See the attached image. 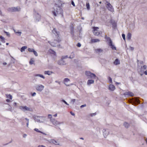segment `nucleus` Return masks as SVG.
Returning <instances> with one entry per match:
<instances>
[{
  "label": "nucleus",
  "instance_id": "1a4fd4ad",
  "mask_svg": "<svg viewBox=\"0 0 147 147\" xmlns=\"http://www.w3.org/2000/svg\"><path fill=\"white\" fill-rule=\"evenodd\" d=\"M62 2L61 0H57L55 3V6L56 7H61L62 6Z\"/></svg>",
  "mask_w": 147,
  "mask_h": 147
},
{
  "label": "nucleus",
  "instance_id": "f8f14e48",
  "mask_svg": "<svg viewBox=\"0 0 147 147\" xmlns=\"http://www.w3.org/2000/svg\"><path fill=\"white\" fill-rule=\"evenodd\" d=\"M9 11L11 12L18 11H20V9H18L17 7H12L9 8Z\"/></svg>",
  "mask_w": 147,
  "mask_h": 147
},
{
  "label": "nucleus",
  "instance_id": "c9c22d12",
  "mask_svg": "<svg viewBox=\"0 0 147 147\" xmlns=\"http://www.w3.org/2000/svg\"><path fill=\"white\" fill-rule=\"evenodd\" d=\"M96 51L98 52H101L102 51V50L101 49H96Z\"/></svg>",
  "mask_w": 147,
  "mask_h": 147
},
{
  "label": "nucleus",
  "instance_id": "37998d69",
  "mask_svg": "<svg viewBox=\"0 0 147 147\" xmlns=\"http://www.w3.org/2000/svg\"><path fill=\"white\" fill-rule=\"evenodd\" d=\"M96 115V113H94L91 114L90 115L91 117H92L94 115Z\"/></svg>",
  "mask_w": 147,
  "mask_h": 147
},
{
  "label": "nucleus",
  "instance_id": "6e6d98bb",
  "mask_svg": "<svg viewBox=\"0 0 147 147\" xmlns=\"http://www.w3.org/2000/svg\"><path fill=\"white\" fill-rule=\"evenodd\" d=\"M144 73L145 75H147V70L144 72Z\"/></svg>",
  "mask_w": 147,
  "mask_h": 147
},
{
  "label": "nucleus",
  "instance_id": "a18cd8bd",
  "mask_svg": "<svg viewBox=\"0 0 147 147\" xmlns=\"http://www.w3.org/2000/svg\"><path fill=\"white\" fill-rule=\"evenodd\" d=\"M129 49H130L131 51H132L134 49V48L130 47H129Z\"/></svg>",
  "mask_w": 147,
  "mask_h": 147
},
{
  "label": "nucleus",
  "instance_id": "e2e57ef3",
  "mask_svg": "<svg viewBox=\"0 0 147 147\" xmlns=\"http://www.w3.org/2000/svg\"><path fill=\"white\" fill-rule=\"evenodd\" d=\"M28 124H29V122H27V123H26V125H27V127H28Z\"/></svg>",
  "mask_w": 147,
  "mask_h": 147
},
{
  "label": "nucleus",
  "instance_id": "412c9836",
  "mask_svg": "<svg viewBox=\"0 0 147 147\" xmlns=\"http://www.w3.org/2000/svg\"><path fill=\"white\" fill-rule=\"evenodd\" d=\"M120 63V61L118 59H116L114 62V64L116 65L119 64Z\"/></svg>",
  "mask_w": 147,
  "mask_h": 147
},
{
  "label": "nucleus",
  "instance_id": "0e129e2a",
  "mask_svg": "<svg viewBox=\"0 0 147 147\" xmlns=\"http://www.w3.org/2000/svg\"><path fill=\"white\" fill-rule=\"evenodd\" d=\"M57 114H56L55 115H54V116L55 117H56L57 116Z\"/></svg>",
  "mask_w": 147,
  "mask_h": 147
},
{
  "label": "nucleus",
  "instance_id": "4468645a",
  "mask_svg": "<svg viewBox=\"0 0 147 147\" xmlns=\"http://www.w3.org/2000/svg\"><path fill=\"white\" fill-rule=\"evenodd\" d=\"M52 32L57 38L59 37V32L57 31L55 28L53 29V30H52Z\"/></svg>",
  "mask_w": 147,
  "mask_h": 147
},
{
  "label": "nucleus",
  "instance_id": "bb28decb",
  "mask_svg": "<svg viewBox=\"0 0 147 147\" xmlns=\"http://www.w3.org/2000/svg\"><path fill=\"white\" fill-rule=\"evenodd\" d=\"M34 131H36L37 132H39V133H41L42 134H45V135H46V134L45 133H44L43 132L40 131L38 129H37V128H35L34 129Z\"/></svg>",
  "mask_w": 147,
  "mask_h": 147
},
{
  "label": "nucleus",
  "instance_id": "8fccbe9b",
  "mask_svg": "<svg viewBox=\"0 0 147 147\" xmlns=\"http://www.w3.org/2000/svg\"><path fill=\"white\" fill-rule=\"evenodd\" d=\"M76 46H81V44L80 42H78L76 45Z\"/></svg>",
  "mask_w": 147,
  "mask_h": 147
},
{
  "label": "nucleus",
  "instance_id": "423d86ee",
  "mask_svg": "<svg viewBox=\"0 0 147 147\" xmlns=\"http://www.w3.org/2000/svg\"><path fill=\"white\" fill-rule=\"evenodd\" d=\"M106 3H107V7L108 9L111 11H113L114 9L111 4L108 1H106Z\"/></svg>",
  "mask_w": 147,
  "mask_h": 147
},
{
  "label": "nucleus",
  "instance_id": "6e6552de",
  "mask_svg": "<svg viewBox=\"0 0 147 147\" xmlns=\"http://www.w3.org/2000/svg\"><path fill=\"white\" fill-rule=\"evenodd\" d=\"M44 86L42 85H38L36 87V89L39 91H41L44 88Z\"/></svg>",
  "mask_w": 147,
  "mask_h": 147
},
{
  "label": "nucleus",
  "instance_id": "39448f33",
  "mask_svg": "<svg viewBox=\"0 0 147 147\" xmlns=\"http://www.w3.org/2000/svg\"><path fill=\"white\" fill-rule=\"evenodd\" d=\"M85 74L86 75L90 78L94 79L96 77V75L92 73L89 71H86L85 72Z\"/></svg>",
  "mask_w": 147,
  "mask_h": 147
},
{
  "label": "nucleus",
  "instance_id": "5701e85b",
  "mask_svg": "<svg viewBox=\"0 0 147 147\" xmlns=\"http://www.w3.org/2000/svg\"><path fill=\"white\" fill-rule=\"evenodd\" d=\"M131 34L129 32L128 33L127 35V38L128 40H130L131 38Z\"/></svg>",
  "mask_w": 147,
  "mask_h": 147
},
{
  "label": "nucleus",
  "instance_id": "9d476101",
  "mask_svg": "<svg viewBox=\"0 0 147 147\" xmlns=\"http://www.w3.org/2000/svg\"><path fill=\"white\" fill-rule=\"evenodd\" d=\"M64 58L62 57L61 59L59 60L58 62V63L61 65H65L66 64V62L63 60Z\"/></svg>",
  "mask_w": 147,
  "mask_h": 147
},
{
  "label": "nucleus",
  "instance_id": "774afa93",
  "mask_svg": "<svg viewBox=\"0 0 147 147\" xmlns=\"http://www.w3.org/2000/svg\"><path fill=\"white\" fill-rule=\"evenodd\" d=\"M17 33H20V34H21V32H17Z\"/></svg>",
  "mask_w": 147,
  "mask_h": 147
},
{
  "label": "nucleus",
  "instance_id": "b1692460",
  "mask_svg": "<svg viewBox=\"0 0 147 147\" xmlns=\"http://www.w3.org/2000/svg\"><path fill=\"white\" fill-rule=\"evenodd\" d=\"M53 72L49 71H45L44 72V74H47L49 75H51Z\"/></svg>",
  "mask_w": 147,
  "mask_h": 147
},
{
  "label": "nucleus",
  "instance_id": "2f4dec72",
  "mask_svg": "<svg viewBox=\"0 0 147 147\" xmlns=\"http://www.w3.org/2000/svg\"><path fill=\"white\" fill-rule=\"evenodd\" d=\"M74 55L73 53H72L71 54V55L69 56V58H73L74 57Z\"/></svg>",
  "mask_w": 147,
  "mask_h": 147
},
{
  "label": "nucleus",
  "instance_id": "4c0bfd02",
  "mask_svg": "<svg viewBox=\"0 0 147 147\" xmlns=\"http://www.w3.org/2000/svg\"><path fill=\"white\" fill-rule=\"evenodd\" d=\"M122 37L123 38V39L124 40H125V34H122Z\"/></svg>",
  "mask_w": 147,
  "mask_h": 147
},
{
  "label": "nucleus",
  "instance_id": "473e14b6",
  "mask_svg": "<svg viewBox=\"0 0 147 147\" xmlns=\"http://www.w3.org/2000/svg\"><path fill=\"white\" fill-rule=\"evenodd\" d=\"M86 6L87 8L88 9H90V5L89 3H87L86 4Z\"/></svg>",
  "mask_w": 147,
  "mask_h": 147
},
{
  "label": "nucleus",
  "instance_id": "69168bd1",
  "mask_svg": "<svg viewBox=\"0 0 147 147\" xmlns=\"http://www.w3.org/2000/svg\"><path fill=\"white\" fill-rule=\"evenodd\" d=\"M3 64L4 65H6L7 64L6 63L4 62L3 63Z\"/></svg>",
  "mask_w": 147,
  "mask_h": 147
},
{
  "label": "nucleus",
  "instance_id": "ddd939ff",
  "mask_svg": "<svg viewBox=\"0 0 147 147\" xmlns=\"http://www.w3.org/2000/svg\"><path fill=\"white\" fill-rule=\"evenodd\" d=\"M109 132L108 129H104L103 130V135L104 137L106 138L109 134Z\"/></svg>",
  "mask_w": 147,
  "mask_h": 147
},
{
  "label": "nucleus",
  "instance_id": "3c124183",
  "mask_svg": "<svg viewBox=\"0 0 147 147\" xmlns=\"http://www.w3.org/2000/svg\"><path fill=\"white\" fill-rule=\"evenodd\" d=\"M111 48L113 49L116 50V48L115 47H111Z\"/></svg>",
  "mask_w": 147,
  "mask_h": 147
},
{
  "label": "nucleus",
  "instance_id": "dca6fc26",
  "mask_svg": "<svg viewBox=\"0 0 147 147\" xmlns=\"http://www.w3.org/2000/svg\"><path fill=\"white\" fill-rule=\"evenodd\" d=\"M50 143H52L54 144H55V145H60L59 143V142H58V141H56L55 140H50Z\"/></svg>",
  "mask_w": 147,
  "mask_h": 147
},
{
  "label": "nucleus",
  "instance_id": "603ef678",
  "mask_svg": "<svg viewBox=\"0 0 147 147\" xmlns=\"http://www.w3.org/2000/svg\"><path fill=\"white\" fill-rule=\"evenodd\" d=\"M71 101L74 103L76 101V99H72L71 100Z\"/></svg>",
  "mask_w": 147,
  "mask_h": 147
},
{
  "label": "nucleus",
  "instance_id": "6ab92c4d",
  "mask_svg": "<svg viewBox=\"0 0 147 147\" xmlns=\"http://www.w3.org/2000/svg\"><path fill=\"white\" fill-rule=\"evenodd\" d=\"M49 52L50 53L53 54L55 56L56 55V53L52 49H50L49 51Z\"/></svg>",
  "mask_w": 147,
  "mask_h": 147
},
{
  "label": "nucleus",
  "instance_id": "7c9ffc66",
  "mask_svg": "<svg viewBox=\"0 0 147 147\" xmlns=\"http://www.w3.org/2000/svg\"><path fill=\"white\" fill-rule=\"evenodd\" d=\"M27 47H22L21 49V51L22 52H23L24 50L27 48Z\"/></svg>",
  "mask_w": 147,
  "mask_h": 147
},
{
  "label": "nucleus",
  "instance_id": "c03bdc74",
  "mask_svg": "<svg viewBox=\"0 0 147 147\" xmlns=\"http://www.w3.org/2000/svg\"><path fill=\"white\" fill-rule=\"evenodd\" d=\"M62 101L66 105H69V104H67V103L64 100H62Z\"/></svg>",
  "mask_w": 147,
  "mask_h": 147
},
{
  "label": "nucleus",
  "instance_id": "f257e3e1",
  "mask_svg": "<svg viewBox=\"0 0 147 147\" xmlns=\"http://www.w3.org/2000/svg\"><path fill=\"white\" fill-rule=\"evenodd\" d=\"M93 32L94 35L98 36H102V31H98L97 29H99V28L97 27H93Z\"/></svg>",
  "mask_w": 147,
  "mask_h": 147
},
{
  "label": "nucleus",
  "instance_id": "79ce46f5",
  "mask_svg": "<svg viewBox=\"0 0 147 147\" xmlns=\"http://www.w3.org/2000/svg\"><path fill=\"white\" fill-rule=\"evenodd\" d=\"M0 38L1 39V40H3V39H5L4 37H3L2 36H0Z\"/></svg>",
  "mask_w": 147,
  "mask_h": 147
},
{
  "label": "nucleus",
  "instance_id": "e433bc0d",
  "mask_svg": "<svg viewBox=\"0 0 147 147\" xmlns=\"http://www.w3.org/2000/svg\"><path fill=\"white\" fill-rule=\"evenodd\" d=\"M28 51L30 52H32L34 51L33 49L28 48Z\"/></svg>",
  "mask_w": 147,
  "mask_h": 147
},
{
  "label": "nucleus",
  "instance_id": "72a5a7b5",
  "mask_svg": "<svg viewBox=\"0 0 147 147\" xmlns=\"http://www.w3.org/2000/svg\"><path fill=\"white\" fill-rule=\"evenodd\" d=\"M38 117H37V118H35V121L38 122H41V121L40 120V119H38Z\"/></svg>",
  "mask_w": 147,
  "mask_h": 147
},
{
  "label": "nucleus",
  "instance_id": "49530a36",
  "mask_svg": "<svg viewBox=\"0 0 147 147\" xmlns=\"http://www.w3.org/2000/svg\"><path fill=\"white\" fill-rule=\"evenodd\" d=\"M86 104H84V105H82L80 106V107H81V108H82L83 107H86Z\"/></svg>",
  "mask_w": 147,
  "mask_h": 147
},
{
  "label": "nucleus",
  "instance_id": "2eb2a0df",
  "mask_svg": "<svg viewBox=\"0 0 147 147\" xmlns=\"http://www.w3.org/2000/svg\"><path fill=\"white\" fill-rule=\"evenodd\" d=\"M110 22L112 25L113 28H115L117 27V24L115 21L111 20Z\"/></svg>",
  "mask_w": 147,
  "mask_h": 147
},
{
  "label": "nucleus",
  "instance_id": "13d9d810",
  "mask_svg": "<svg viewBox=\"0 0 147 147\" xmlns=\"http://www.w3.org/2000/svg\"><path fill=\"white\" fill-rule=\"evenodd\" d=\"M25 119L27 121V122H29V120L27 118H25Z\"/></svg>",
  "mask_w": 147,
  "mask_h": 147
},
{
  "label": "nucleus",
  "instance_id": "338daca9",
  "mask_svg": "<svg viewBox=\"0 0 147 147\" xmlns=\"http://www.w3.org/2000/svg\"><path fill=\"white\" fill-rule=\"evenodd\" d=\"M6 45H9V43H7H7H6Z\"/></svg>",
  "mask_w": 147,
  "mask_h": 147
},
{
  "label": "nucleus",
  "instance_id": "ea45409f",
  "mask_svg": "<svg viewBox=\"0 0 147 147\" xmlns=\"http://www.w3.org/2000/svg\"><path fill=\"white\" fill-rule=\"evenodd\" d=\"M33 52L34 53V55L36 56H38V54L35 51H33Z\"/></svg>",
  "mask_w": 147,
  "mask_h": 147
},
{
  "label": "nucleus",
  "instance_id": "09e8293b",
  "mask_svg": "<svg viewBox=\"0 0 147 147\" xmlns=\"http://www.w3.org/2000/svg\"><path fill=\"white\" fill-rule=\"evenodd\" d=\"M143 68L144 69H146L147 68V66L146 65H144L143 66Z\"/></svg>",
  "mask_w": 147,
  "mask_h": 147
},
{
  "label": "nucleus",
  "instance_id": "bf43d9fd",
  "mask_svg": "<svg viewBox=\"0 0 147 147\" xmlns=\"http://www.w3.org/2000/svg\"><path fill=\"white\" fill-rule=\"evenodd\" d=\"M40 146H41V147H46L45 146H44V145H42L41 146H40V145H39L38 147H39Z\"/></svg>",
  "mask_w": 147,
  "mask_h": 147
},
{
  "label": "nucleus",
  "instance_id": "c85d7f7f",
  "mask_svg": "<svg viewBox=\"0 0 147 147\" xmlns=\"http://www.w3.org/2000/svg\"><path fill=\"white\" fill-rule=\"evenodd\" d=\"M6 95L7 96V98H9L10 100H11L12 99V96L10 94H6Z\"/></svg>",
  "mask_w": 147,
  "mask_h": 147
},
{
  "label": "nucleus",
  "instance_id": "4be33fe9",
  "mask_svg": "<svg viewBox=\"0 0 147 147\" xmlns=\"http://www.w3.org/2000/svg\"><path fill=\"white\" fill-rule=\"evenodd\" d=\"M70 81V80L68 78H65L64 79V82H65L64 84H65L67 86H69V85L67 84L66 82H67Z\"/></svg>",
  "mask_w": 147,
  "mask_h": 147
},
{
  "label": "nucleus",
  "instance_id": "680f3d73",
  "mask_svg": "<svg viewBox=\"0 0 147 147\" xmlns=\"http://www.w3.org/2000/svg\"><path fill=\"white\" fill-rule=\"evenodd\" d=\"M6 101L7 102H10V100L9 99H7L6 100Z\"/></svg>",
  "mask_w": 147,
  "mask_h": 147
},
{
  "label": "nucleus",
  "instance_id": "aec40b11",
  "mask_svg": "<svg viewBox=\"0 0 147 147\" xmlns=\"http://www.w3.org/2000/svg\"><path fill=\"white\" fill-rule=\"evenodd\" d=\"M94 80H89L88 81L87 84L88 85H89L91 84L94 83Z\"/></svg>",
  "mask_w": 147,
  "mask_h": 147
},
{
  "label": "nucleus",
  "instance_id": "9b49d317",
  "mask_svg": "<svg viewBox=\"0 0 147 147\" xmlns=\"http://www.w3.org/2000/svg\"><path fill=\"white\" fill-rule=\"evenodd\" d=\"M20 109L23 110L24 111H25V110L29 111H30V108L27 107L26 106H21L20 107Z\"/></svg>",
  "mask_w": 147,
  "mask_h": 147
},
{
  "label": "nucleus",
  "instance_id": "7ed1b4c3",
  "mask_svg": "<svg viewBox=\"0 0 147 147\" xmlns=\"http://www.w3.org/2000/svg\"><path fill=\"white\" fill-rule=\"evenodd\" d=\"M34 15L35 21L39 22L40 19V16L38 13L35 11L34 9Z\"/></svg>",
  "mask_w": 147,
  "mask_h": 147
},
{
  "label": "nucleus",
  "instance_id": "c756f323",
  "mask_svg": "<svg viewBox=\"0 0 147 147\" xmlns=\"http://www.w3.org/2000/svg\"><path fill=\"white\" fill-rule=\"evenodd\" d=\"M34 62V61L33 60V59L31 58L30 59V61H29V63L31 65H32L33 64Z\"/></svg>",
  "mask_w": 147,
  "mask_h": 147
},
{
  "label": "nucleus",
  "instance_id": "4d7b16f0",
  "mask_svg": "<svg viewBox=\"0 0 147 147\" xmlns=\"http://www.w3.org/2000/svg\"><path fill=\"white\" fill-rule=\"evenodd\" d=\"M1 41L2 42H3V43H5V39H3V40H2Z\"/></svg>",
  "mask_w": 147,
  "mask_h": 147
},
{
  "label": "nucleus",
  "instance_id": "a878e982",
  "mask_svg": "<svg viewBox=\"0 0 147 147\" xmlns=\"http://www.w3.org/2000/svg\"><path fill=\"white\" fill-rule=\"evenodd\" d=\"M35 76H39L43 79H45V77L42 75L40 74H36L35 75Z\"/></svg>",
  "mask_w": 147,
  "mask_h": 147
},
{
  "label": "nucleus",
  "instance_id": "cd10ccee",
  "mask_svg": "<svg viewBox=\"0 0 147 147\" xmlns=\"http://www.w3.org/2000/svg\"><path fill=\"white\" fill-rule=\"evenodd\" d=\"M124 125L125 126V127L126 128H128L129 127V124L127 123L126 122H125L124 123Z\"/></svg>",
  "mask_w": 147,
  "mask_h": 147
},
{
  "label": "nucleus",
  "instance_id": "a211bd4d",
  "mask_svg": "<svg viewBox=\"0 0 147 147\" xmlns=\"http://www.w3.org/2000/svg\"><path fill=\"white\" fill-rule=\"evenodd\" d=\"M115 86L112 84H110L109 86V89L111 91H113L115 89Z\"/></svg>",
  "mask_w": 147,
  "mask_h": 147
},
{
  "label": "nucleus",
  "instance_id": "58836bf2",
  "mask_svg": "<svg viewBox=\"0 0 147 147\" xmlns=\"http://www.w3.org/2000/svg\"><path fill=\"white\" fill-rule=\"evenodd\" d=\"M108 79L109 81V82L110 83H111L112 82V78L111 77H109L108 78Z\"/></svg>",
  "mask_w": 147,
  "mask_h": 147
},
{
  "label": "nucleus",
  "instance_id": "393cba45",
  "mask_svg": "<svg viewBox=\"0 0 147 147\" xmlns=\"http://www.w3.org/2000/svg\"><path fill=\"white\" fill-rule=\"evenodd\" d=\"M99 41V40L98 39H92L91 40V42H96Z\"/></svg>",
  "mask_w": 147,
  "mask_h": 147
},
{
  "label": "nucleus",
  "instance_id": "f3484780",
  "mask_svg": "<svg viewBox=\"0 0 147 147\" xmlns=\"http://www.w3.org/2000/svg\"><path fill=\"white\" fill-rule=\"evenodd\" d=\"M123 94L125 95H129L131 96H134L133 93L130 92H125Z\"/></svg>",
  "mask_w": 147,
  "mask_h": 147
},
{
  "label": "nucleus",
  "instance_id": "864d4df0",
  "mask_svg": "<svg viewBox=\"0 0 147 147\" xmlns=\"http://www.w3.org/2000/svg\"><path fill=\"white\" fill-rule=\"evenodd\" d=\"M70 113L72 115L74 116L75 115L74 113H72V112H70Z\"/></svg>",
  "mask_w": 147,
  "mask_h": 147
},
{
  "label": "nucleus",
  "instance_id": "f704fd0d",
  "mask_svg": "<svg viewBox=\"0 0 147 147\" xmlns=\"http://www.w3.org/2000/svg\"><path fill=\"white\" fill-rule=\"evenodd\" d=\"M4 32L6 33V35L8 37L10 36V34L9 32H6L5 31H4Z\"/></svg>",
  "mask_w": 147,
  "mask_h": 147
},
{
  "label": "nucleus",
  "instance_id": "f03ea898",
  "mask_svg": "<svg viewBox=\"0 0 147 147\" xmlns=\"http://www.w3.org/2000/svg\"><path fill=\"white\" fill-rule=\"evenodd\" d=\"M54 11H53V15L55 16H57V14H59L61 13L62 9L59 7H56L54 8Z\"/></svg>",
  "mask_w": 147,
  "mask_h": 147
},
{
  "label": "nucleus",
  "instance_id": "de8ad7c7",
  "mask_svg": "<svg viewBox=\"0 0 147 147\" xmlns=\"http://www.w3.org/2000/svg\"><path fill=\"white\" fill-rule=\"evenodd\" d=\"M48 117L49 118H50V119H52V115H50V114H49L48 115Z\"/></svg>",
  "mask_w": 147,
  "mask_h": 147
},
{
  "label": "nucleus",
  "instance_id": "a19ab883",
  "mask_svg": "<svg viewBox=\"0 0 147 147\" xmlns=\"http://www.w3.org/2000/svg\"><path fill=\"white\" fill-rule=\"evenodd\" d=\"M71 4L72 5H73L74 6H75V4L74 2V1L72 0L71 1Z\"/></svg>",
  "mask_w": 147,
  "mask_h": 147
},
{
  "label": "nucleus",
  "instance_id": "052dcab7",
  "mask_svg": "<svg viewBox=\"0 0 147 147\" xmlns=\"http://www.w3.org/2000/svg\"><path fill=\"white\" fill-rule=\"evenodd\" d=\"M67 56H65L63 57H62L64 58V59L67 58Z\"/></svg>",
  "mask_w": 147,
  "mask_h": 147
},
{
  "label": "nucleus",
  "instance_id": "20e7f679",
  "mask_svg": "<svg viewBox=\"0 0 147 147\" xmlns=\"http://www.w3.org/2000/svg\"><path fill=\"white\" fill-rule=\"evenodd\" d=\"M105 38L106 40L107 43L109 46H115L113 44V42L111 38L108 37L106 35H105Z\"/></svg>",
  "mask_w": 147,
  "mask_h": 147
},
{
  "label": "nucleus",
  "instance_id": "5fc2aeb1",
  "mask_svg": "<svg viewBox=\"0 0 147 147\" xmlns=\"http://www.w3.org/2000/svg\"><path fill=\"white\" fill-rule=\"evenodd\" d=\"M36 94V93L35 92H33L32 94V96H34Z\"/></svg>",
  "mask_w": 147,
  "mask_h": 147
},
{
  "label": "nucleus",
  "instance_id": "0eeeda50",
  "mask_svg": "<svg viewBox=\"0 0 147 147\" xmlns=\"http://www.w3.org/2000/svg\"><path fill=\"white\" fill-rule=\"evenodd\" d=\"M50 121L53 124L55 125H57L60 124L62 123L59 122L54 119H51Z\"/></svg>",
  "mask_w": 147,
  "mask_h": 147
}]
</instances>
